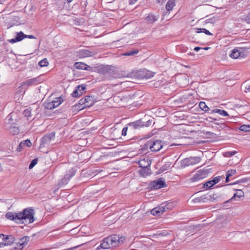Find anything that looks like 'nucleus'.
Returning a JSON list of instances; mask_svg holds the SVG:
<instances>
[{"label":"nucleus","mask_w":250,"mask_h":250,"mask_svg":"<svg viewBox=\"0 0 250 250\" xmlns=\"http://www.w3.org/2000/svg\"><path fill=\"white\" fill-rule=\"evenodd\" d=\"M14 125H6V127L12 135H15L19 133L20 130L17 126Z\"/></svg>","instance_id":"obj_18"},{"label":"nucleus","mask_w":250,"mask_h":250,"mask_svg":"<svg viewBox=\"0 0 250 250\" xmlns=\"http://www.w3.org/2000/svg\"><path fill=\"white\" fill-rule=\"evenodd\" d=\"M86 64L84 62H76L74 63V66L75 68L78 69L84 70Z\"/></svg>","instance_id":"obj_29"},{"label":"nucleus","mask_w":250,"mask_h":250,"mask_svg":"<svg viewBox=\"0 0 250 250\" xmlns=\"http://www.w3.org/2000/svg\"><path fill=\"white\" fill-rule=\"evenodd\" d=\"M229 176H227L226 175V183H228L229 181Z\"/></svg>","instance_id":"obj_61"},{"label":"nucleus","mask_w":250,"mask_h":250,"mask_svg":"<svg viewBox=\"0 0 250 250\" xmlns=\"http://www.w3.org/2000/svg\"><path fill=\"white\" fill-rule=\"evenodd\" d=\"M32 145V143L30 140L27 139L23 142H21L20 144V146H27L30 147Z\"/></svg>","instance_id":"obj_37"},{"label":"nucleus","mask_w":250,"mask_h":250,"mask_svg":"<svg viewBox=\"0 0 250 250\" xmlns=\"http://www.w3.org/2000/svg\"><path fill=\"white\" fill-rule=\"evenodd\" d=\"M237 153L236 151H228L224 153V156L226 157H230Z\"/></svg>","instance_id":"obj_44"},{"label":"nucleus","mask_w":250,"mask_h":250,"mask_svg":"<svg viewBox=\"0 0 250 250\" xmlns=\"http://www.w3.org/2000/svg\"><path fill=\"white\" fill-rule=\"evenodd\" d=\"M128 130V126L126 125V127H125L123 128L122 131V135L124 136H125L126 135V133H127V131Z\"/></svg>","instance_id":"obj_51"},{"label":"nucleus","mask_w":250,"mask_h":250,"mask_svg":"<svg viewBox=\"0 0 250 250\" xmlns=\"http://www.w3.org/2000/svg\"><path fill=\"white\" fill-rule=\"evenodd\" d=\"M22 146H20V145H19V146H18L17 149L19 151H21V148H22Z\"/></svg>","instance_id":"obj_63"},{"label":"nucleus","mask_w":250,"mask_h":250,"mask_svg":"<svg viewBox=\"0 0 250 250\" xmlns=\"http://www.w3.org/2000/svg\"><path fill=\"white\" fill-rule=\"evenodd\" d=\"M129 132H132L134 130L137 129L144 126V123L141 120H137L135 122L129 123L127 124Z\"/></svg>","instance_id":"obj_6"},{"label":"nucleus","mask_w":250,"mask_h":250,"mask_svg":"<svg viewBox=\"0 0 250 250\" xmlns=\"http://www.w3.org/2000/svg\"><path fill=\"white\" fill-rule=\"evenodd\" d=\"M143 73L144 74V77L146 79H149L153 76V73L150 72L147 70H144L143 71Z\"/></svg>","instance_id":"obj_34"},{"label":"nucleus","mask_w":250,"mask_h":250,"mask_svg":"<svg viewBox=\"0 0 250 250\" xmlns=\"http://www.w3.org/2000/svg\"><path fill=\"white\" fill-rule=\"evenodd\" d=\"M138 49H134L132 50H129L126 52H125L124 55L125 56H132L135 54H136L138 53Z\"/></svg>","instance_id":"obj_40"},{"label":"nucleus","mask_w":250,"mask_h":250,"mask_svg":"<svg viewBox=\"0 0 250 250\" xmlns=\"http://www.w3.org/2000/svg\"><path fill=\"white\" fill-rule=\"evenodd\" d=\"M216 21V19L214 17L207 20L205 21L206 23H210L212 24H214V23Z\"/></svg>","instance_id":"obj_49"},{"label":"nucleus","mask_w":250,"mask_h":250,"mask_svg":"<svg viewBox=\"0 0 250 250\" xmlns=\"http://www.w3.org/2000/svg\"><path fill=\"white\" fill-rule=\"evenodd\" d=\"M29 240V237L28 236H24L20 240V241L17 244V247L14 248L15 250H21L23 246L26 244Z\"/></svg>","instance_id":"obj_14"},{"label":"nucleus","mask_w":250,"mask_h":250,"mask_svg":"<svg viewBox=\"0 0 250 250\" xmlns=\"http://www.w3.org/2000/svg\"><path fill=\"white\" fill-rule=\"evenodd\" d=\"M175 5V0H169L166 5V10L167 11H171Z\"/></svg>","instance_id":"obj_26"},{"label":"nucleus","mask_w":250,"mask_h":250,"mask_svg":"<svg viewBox=\"0 0 250 250\" xmlns=\"http://www.w3.org/2000/svg\"><path fill=\"white\" fill-rule=\"evenodd\" d=\"M84 70H88V71H92V67H91V66H88V65H87L86 64L85 68Z\"/></svg>","instance_id":"obj_53"},{"label":"nucleus","mask_w":250,"mask_h":250,"mask_svg":"<svg viewBox=\"0 0 250 250\" xmlns=\"http://www.w3.org/2000/svg\"><path fill=\"white\" fill-rule=\"evenodd\" d=\"M239 129L241 131L247 132L250 131V125H243L240 126Z\"/></svg>","instance_id":"obj_38"},{"label":"nucleus","mask_w":250,"mask_h":250,"mask_svg":"<svg viewBox=\"0 0 250 250\" xmlns=\"http://www.w3.org/2000/svg\"><path fill=\"white\" fill-rule=\"evenodd\" d=\"M151 122H152V121L148 120L146 124H144V125H145L144 126H149L151 125Z\"/></svg>","instance_id":"obj_57"},{"label":"nucleus","mask_w":250,"mask_h":250,"mask_svg":"<svg viewBox=\"0 0 250 250\" xmlns=\"http://www.w3.org/2000/svg\"><path fill=\"white\" fill-rule=\"evenodd\" d=\"M221 178H222L221 176H218V177H216L214 178L212 180V182L213 183V184H214V185L215 184L218 183L221 180Z\"/></svg>","instance_id":"obj_48"},{"label":"nucleus","mask_w":250,"mask_h":250,"mask_svg":"<svg viewBox=\"0 0 250 250\" xmlns=\"http://www.w3.org/2000/svg\"><path fill=\"white\" fill-rule=\"evenodd\" d=\"M139 174L143 177H146L151 174V169L150 167L146 168H141L139 171Z\"/></svg>","instance_id":"obj_20"},{"label":"nucleus","mask_w":250,"mask_h":250,"mask_svg":"<svg viewBox=\"0 0 250 250\" xmlns=\"http://www.w3.org/2000/svg\"><path fill=\"white\" fill-rule=\"evenodd\" d=\"M83 19L75 18L69 21V24L72 25H80L81 23H83Z\"/></svg>","instance_id":"obj_25"},{"label":"nucleus","mask_w":250,"mask_h":250,"mask_svg":"<svg viewBox=\"0 0 250 250\" xmlns=\"http://www.w3.org/2000/svg\"><path fill=\"white\" fill-rule=\"evenodd\" d=\"M196 32L197 33L203 32L208 35H212V33H211L208 30H207L205 28H197Z\"/></svg>","instance_id":"obj_35"},{"label":"nucleus","mask_w":250,"mask_h":250,"mask_svg":"<svg viewBox=\"0 0 250 250\" xmlns=\"http://www.w3.org/2000/svg\"><path fill=\"white\" fill-rule=\"evenodd\" d=\"M55 132H52L42 137L41 139V146H44L45 144H49L55 137Z\"/></svg>","instance_id":"obj_11"},{"label":"nucleus","mask_w":250,"mask_h":250,"mask_svg":"<svg viewBox=\"0 0 250 250\" xmlns=\"http://www.w3.org/2000/svg\"><path fill=\"white\" fill-rule=\"evenodd\" d=\"M209 119H211V120L210 121L209 120V122H210L211 123H212L213 125H220V127H222V126H224V124L223 123H218V122H215L214 121H216V119H213L211 117H208Z\"/></svg>","instance_id":"obj_45"},{"label":"nucleus","mask_w":250,"mask_h":250,"mask_svg":"<svg viewBox=\"0 0 250 250\" xmlns=\"http://www.w3.org/2000/svg\"><path fill=\"white\" fill-rule=\"evenodd\" d=\"M3 238V234H0V247H1L2 242H3L2 241V239H3V238Z\"/></svg>","instance_id":"obj_55"},{"label":"nucleus","mask_w":250,"mask_h":250,"mask_svg":"<svg viewBox=\"0 0 250 250\" xmlns=\"http://www.w3.org/2000/svg\"><path fill=\"white\" fill-rule=\"evenodd\" d=\"M201 160L200 157H189L184 159L182 161V165L183 166H188L189 165H194L199 163Z\"/></svg>","instance_id":"obj_7"},{"label":"nucleus","mask_w":250,"mask_h":250,"mask_svg":"<svg viewBox=\"0 0 250 250\" xmlns=\"http://www.w3.org/2000/svg\"><path fill=\"white\" fill-rule=\"evenodd\" d=\"M151 146V140H150L148 141L145 145L141 146L142 147L141 150H142V152L147 153L149 149L151 150V148L152 147Z\"/></svg>","instance_id":"obj_22"},{"label":"nucleus","mask_w":250,"mask_h":250,"mask_svg":"<svg viewBox=\"0 0 250 250\" xmlns=\"http://www.w3.org/2000/svg\"><path fill=\"white\" fill-rule=\"evenodd\" d=\"M38 162V159H33L31 162L30 163L29 166V168L32 169L37 163Z\"/></svg>","instance_id":"obj_46"},{"label":"nucleus","mask_w":250,"mask_h":250,"mask_svg":"<svg viewBox=\"0 0 250 250\" xmlns=\"http://www.w3.org/2000/svg\"><path fill=\"white\" fill-rule=\"evenodd\" d=\"M34 210L32 208H25L22 212L18 213L8 212L6 213L5 216L6 218L12 221L18 220H26L28 219V223H32L34 219Z\"/></svg>","instance_id":"obj_1"},{"label":"nucleus","mask_w":250,"mask_h":250,"mask_svg":"<svg viewBox=\"0 0 250 250\" xmlns=\"http://www.w3.org/2000/svg\"><path fill=\"white\" fill-rule=\"evenodd\" d=\"M85 89V86L84 85H78L71 95L74 97H79L83 94V91Z\"/></svg>","instance_id":"obj_13"},{"label":"nucleus","mask_w":250,"mask_h":250,"mask_svg":"<svg viewBox=\"0 0 250 250\" xmlns=\"http://www.w3.org/2000/svg\"><path fill=\"white\" fill-rule=\"evenodd\" d=\"M208 169H200L198 170L196 173L190 178V181L192 182H196L206 178L208 174Z\"/></svg>","instance_id":"obj_4"},{"label":"nucleus","mask_w":250,"mask_h":250,"mask_svg":"<svg viewBox=\"0 0 250 250\" xmlns=\"http://www.w3.org/2000/svg\"><path fill=\"white\" fill-rule=\"evenodd\" d=\"M236 173V171L235 169H230L227 171L226 175L227 176H229V177H231L233 175H234Z\"/></svg>","instance_id":"obj_47"},{"label":"nucleus","mask_w":250,"mask_h":250,"mask_svg":"<svg viewBox=\"0 0 250 250\" xmlns=\"http://www.w3.org/2000/svg\"><path fill=\"white\" fill-rule=\"evenodd\" d=\"M163 208V206H161V205L151 210V213L154 216H159L164 212V209Z\"/></svg>","instance_id":"obj_17"},{"label":"nucleus","mask_w":250,"mask_h":250,"mask_svg":"<svg viewBox=\"0 0 250 250\" xmlns=\"http://www.w3.org/2000/svg\"><path fill=\"white\" fill-rule=\"evenodd\" d=\"M26 38L29 39H36V37L31 35H26Z\"/></svg>","instance_id":"obj_58"},{"label":"nucleus","mask_w":250,"mask_h":250,"mask_svg":"<svg viewBox=\"0 0 250 250\" xmlns=\"http://www.w3.org/2000/svg\"><path fill=\"white\" fill-rule=\"evenodd\" d=\"M241 49L242 48H240L239 49H234L232 50L231 54H230V57L233 59H237L241 56Z\"/></svg>","instance_id":"obj_24"},{"label":"nucleus","mask_w":250,"mask_h":250,"mask_svg":"<svg viewBox=\"0 0 250 250\" xmlns=\"http://www.w3.org/2000/svg\"><path fill=\"white\" fill-rule=\"evenodd\" d=\"M200 108L205 112H207L209 110V107L206 105L205 102H200L199 105Z\"/></svg>","instance_id":"obj_31"},{"label":"nucleus","mask_w":250,"mask_h":250,"mask_svg":"<svg viewBox=\"0 0 250 250\" xmlns=\"http://www.w3.org/2000/svg\"><path fill=\"white\" fill-rule=\"evenodd\" d=\"M236 191H237V192L236 193H234L233 196L228 201H226L225 203H228L230 201H232L234 200H235L236 198H239V199H238L237 200H240L241 198L244 197V193L242 190L238 189V190H236Z\"/></svg>","instance_id":"obj_16"},{"label":"nucleus","mask_w":250,"mask_h":250,"mask_svg":"<svg viewBox=\"0 0 250 250\" xmlns=\"http://www.w3.org/2000/svg\"><path fill=\"white\" fill-rule=\"evenodd\" d=\"M213 186H214V184H213L212 180H210L204 184L203 188L208 189L212 187Z\"/></svg>","instance_id":"obj_43"},{"label":"nucleus","mask_w":250,"mask_h":250,"mask_svg":"<svg viewBox=\"0 0 250 250\" xmlns=\"http://www.w3.org/2000/svg\"><path fill=\"white\" fill-rule=\"evenodd\" d=\"M18 42V41H17V39H16V37L14 39H11L10 40H9V42H11V43H15V42Z\"/></svg>","instance_id":"obj_56"},{"label":"nucleus","mask_w":250,"mask_h":250,"mask_svg":"<svg viewBox=\"0 0 250 250\" xmlns=\"http://www.w3.org/2000/svg\"><path fill=\"white\" fill-rule=\"evenodd\" d=\"M151 151L157 152L159 151L163 147L162 142L160 140H151Z\"/></svg>","instance_id":"obj_10"},{"label":"nucleus","mask_w":250,"mask_h":250,"mask_svg":"<svg viewBox=\"0 0 250 250\" xmlns=\"http://www.w3.org/2000/svg\"><path fill=\"white\" fill-rule=\"evenodd\" d=\"M41 81L42 80L41 79V77L38 76L36 78H34L24 81L22 83V85H26L27 87H29L31 85H36L38 83H40L41 82Z\"/></svg>","instance_id":"obj_8"},{"label":"nucleus","mask_w":250,"mask_h":250,"mask_svg":"<svg viewBox=\"0 0 250 250\" xmlns=\"http://www.w3.org/2000/svg\"><path fill=\"white\" fill-rule=\"evenodd\" d=\"M17 41L18 42L21 41L24 38H26V35L23 34V33L21 31L19 33H18L16 36Z\"/></svg>","instance_id":"obj_32"},{"label":"nucleus","mask_w":250,"mask_h":250,"mask_svg":"<svg viewBox=\"0 0 250 250\" xmlns=\"http://www.w3.org/2000/svg\"><path fill=\"white\" fill-rule=\"evenodd\" d=\"M62 98L60 97L56 98L54 100L52 101V103L54 104V105L55 107H58L59 105L61 104L62 100H61Z\"/></svg>","instance_id":"obj_36"},{"label":"nucleus","mask_w":250,"mask_h":250,"mask_svg":"<svg viewBox=\"0 0 250 250\" xmlns=\"http://www.w3.org/2000/svg\"><path fill=\"white\" fill-rule=\"evenodd\" d=\"M125 241L124 237H120L117 234H113L104 238L100 245L104 249H108L112 247H116L123 244Z\"/></svg>","instance_id":"obj_2"},{"label":"nucleus","mask_w":250,"mask_h":250,"mask_svg":"<svg viewBox=\"0 0 250 250\" xmlns=\"http://www.w3.org/2000/svg\"><path fill=\"white\" fill-rule=\"evenodd\" d=\"M211 113H218L223 116H228V113L224 110H221L220 109H215L211 111Z\"/></svg>","instance_id":"obj_30"},{"label":"nucleus","mask_w":250,"mask_h":250,"mask_svg":"<svg viewBox=\"0 0 250 250\" xmlns=\"http://www.w3.org/2000/svg\"><path fill=\"white\" fill-rule=\"evenodd\" d=\"M25 22V21H20V18L19 17H16V18L14 19L12 22H9L8 24V28H10L14 25H19L21 24H24Z\"/></svg>","instance_id":"obj_19"},{"label":"nucleus","mask_w":250,"mask_h":250,"mask_svg":"<svg viewBox=\"0 0 250 250\" xmlns=\"http://www.w3.org/2000/svg\"><path fill=\"white\" fill-rule=\"evenodd\" d=\"M15 114L14 113H11L7 117L8 118V123L6 124V125H12L15 124V122L16 121V119H14V116Z\"/></svg>","instance_id":"obj_23"},{"label":"nucleus","mask_w":250,"mask_h":250,"mask_svg":"<svg viewBox=\"0 0 250 250\" xmlns=\"http://www.w3.org/2000/svg\"><path fill=\"white\" fill-rule=\"evenodd\" d=\"M243 20L248 23H250V17H245V18L243 19Z\"/></svg>","instance_id":"obj_52"},{"label":"nucleus","mask_w":250,"mask_h":250,"mask_svg":"<svg viewBox=\"0 0 250 250\" xmlns=\"http://www.w3.org/2000/svg\"><path fill=\"white\" fill-rule=\"evenodd\" d=\"M202 47H198V46H196L194 48V50L197 52L200 49H202Z\"/></svg>","instance_id":"obj_59"},{"label":"nucleus","mask_w":250,"mask_h":250,"mask_svg":"<svg viewBox=\"0 0 250 250\" xmlns=\"http://www.w3.org/2000/svg\"><path fill=\"white\" fill-rule=\"evenodd\" d=\"M161 206H163V208L164 209V212L167 211V210H169L172 209L173 207V203H163L161 204Z\"/></svg>","instance_id":"obj_27"},{"label":"nucleus","mask_w":250,"mask_h":250,"mask_svg":"<svg viewBox=\"0 0 250 250\" xmlns=\"http://www.w3.org/2000/svg\"><path fill=\"white\" fill-rule=\"evenodd\" d=\"M45 107L48 109H53L56 108L55 106L54 105V104H53L52 102L45 104Z\"/></svg>","instance_id":"obj_42"},{"label":"nucleus","mask_w":250,"mask_h":250,"mask_svg":"<svg viewBox=\"0 0 250 250\" xmlns=\"http://www.w3.org/2000/svg\"><path fill=\"white\" fill-rule=\"evenodd\" d=\"M138 1V0H128L129 4L130 5L134 4L135 2H136Z\"/></svg>","instance_id":"obj_54"},{"label":"nucleus","mask_w":250,"mask_h":250,"mask_svg":"<svg viewBox=\"0 0 250 250\" xmlns=\"http://www.w3.org/2000/svg\"><path fill=\"white\" fill-rule=\"evenodd\" d=\"M85 99L84 98L81 99L79 101V104L82 105H83V106L82 107V109L86 107H85Z\"/></svg>","instance_id":"obj_50"},{"label":"nucleus","mask_w":250,"mask_h":250,"mask_svg":"<svg viewBox=\"0 0 250 250\" xmlns=\"http://www.w3.org/2000/svg\"><path fill=\"white\" fill-rule=\"evenodd\" d=\"M156 20L157 19L155 18V17H146L144 19V21L148 24L152 23Z\"/></svg>","instance_id":"obj_33"},{"label":"nucleus","mask_w":250,"mask_h":250,"mask_svg":"<svg viewBox=\"0 0 250 250\" xmlns=\"http://www.w3.org/2000/svg\"><path fill=\"white\" fill-rule=\"evenodd\" d=\"M194 201L195 202H200V199H199L198 198H196V199H194Z\"/></svg>","instance_id":"obj_64"},{"label":"nucleus","mask_w":250,"mask_h":250,"mask_svg":"<svg viewBox=\"0 0 250 250\" xmlns=\"http://www.w3.org/2000/svg\"><path fill=\"white\" fill-rule=\"evenodd\" d=\"M85 107H90L94 104V98L92 96H86L85 97Z\"/></svg>","instance_id":"obj_21"},{"label":"nucleus","mask_w":250,"mask_h":250,"mask_svg":"<svg viewBox=\"0 0 250 250\" xmlns=\"http://www.w3.org/2000/svg\"><path fill=\"white\" fill-rule=\"evenodd\" d=\"M246 89H247L250 92V84L246 87Z\"/></svg>","instance_id":"obj_62"},{"label":"nucleus","mask_w":250,"mask_h":250,"mask_svg":"<svg viewBox=\"0 0 250 250\" xmlns=\"http://www.w3.org/2000/svg\"><path fill=\"white\" fill-rule=\"evenodd\" d=\"M2 238H3V237ZM2 239L3 242H2L1 247L10 245L14 242V238L12 235H6L3 234V239Z\"/></svg>","instance_id":"obj_12"},{"label":"nucleus","mask_w":250,"mask_h":250,"mask_svg":"<svg viewBox=\"0 0 250 250\" xmlns=\"http://www.w3.org/2000/svg\"><path fill=\"white\" fill-rule=\"evenodd\" d=\"M38 64L41 67L46 66L48 64V62L46 59H43L39 62Z\"/></svg>","instance_id":"obj_39"},{"label":"nucleus","mask_w":250,"mask_h":250,"mask_svg":"<svg viewBox=\"0 0 250 250\" xmlns=\"http://www.w3.org/2000/svg\"><path fill=\"white\" fill-rule=\"evenodd\" d=\"M167 186L165 179L160 178L157 180L151 182L149 185V188L152 189H158Z\"/></svg>","instance_id":"obj_3"},{"label":"nucleus","mask_w":250,"mask_h":250,"mask_svg":"<svg viewBox=\"0 0 250 250\" xmlns=\"http://www.w3.org/2000/svg\"><path fill=\"white\" fill-rule=\"evenodd\" d=\"M138 165L141 168H146L150 167L151 161L148 160V158H144L141 159L139 162Z\"/></svg>","instance_id":"obj_15"},{"label":"nucleus","mask_w":250,"mask_h":250,"mask_svg":"<svg viewBox=\"0 0 250 250\" xmlns=\"http://www.w3.org/2000/svg\"><path fill=\"white\" fill-rule=\"evenodd\" d=\"M99 72L102 74L104 75L109 72L110 69L108 65H102L99 68Z\"/></svg>","instance_id":"obj_28"},{"label":"nucleus","mask_w":250,"mask_h":250,"mask_svg":"<svg viewBox=\"0 0 250 250\" xmlns=\"http://www.w3.org/2000/svg\"><path fill=\"white\" fill-rule=\"evenodd\" d=\"M23 114L24 116L27 117L28 119L31 116V110L29 108L26 109L24 110Z\"/></svg>","instance_id":"obj_41"},{"label":"nucleus","mask_w":250,"mask_h":250,"mask_svg":"<svg viewBox=\"0 0 250 250\" xmlns=\"http://www.w3.org/2000/svg\"><path fill=\"white\" fill-rule=\"evenodd\" d=\"M94 55L93 52L87 49H82L76 52V55L80 58L91 57Z\"/></svg>","instance_id":"obj_9"},{"label":"nucleus","mask_w":250,"mask_h":250,"mask_svg":"<svg viewBox=\"0 0 250 250\" xmlns=\"http://www.w3.org/2000/svg\"><path fill=\"white\" fill-rule=\"evenodd\" d=\"M156 0V2L158 3H160V4H162L163 3H164L166 0Z\"/></svg>","instance_id":"obj_60"},{"label":"nucleus","mask_w":250,"mask_h":250,"mask_svg":"<svg viewBox=\"0 0 250 250\" xmlns=\"http://www.w3.org/2000/svg\"><path fill=\"white\" fill-rule=\"evenodd\" d=\"M76 171L74 169L72 168L69 171V173L66 174L63 178L58 183V186L60 188L63 187L68 183L70 179L75 175Z\"/></svg>","instance_id":"obj_5"}]
</instances>
